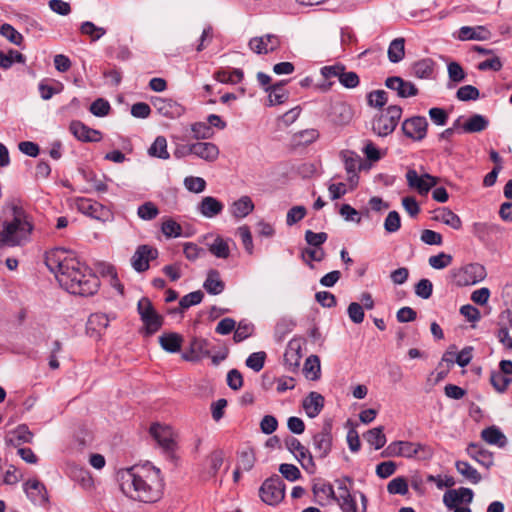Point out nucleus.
I'll return each instance as SVG.
<instances>
[{
    "label": "nucleus",
    "instance_id": "obj_1",
    "mask_svg": "<svg viewBox=\"0 0 512 512\" xmlns=\"http://www.w3.org/2000/svg\"><path fill=\"white\" fill-rule=\"evenodd\" d=\"M117 479L125 495L145 503L157 501L164 487L160 469L150 462L119 470Z\"/></svg>",
    "mask_w": 512,
    "mask_h": 512
},
{
    "label": "nucleus",
    "instance_id": "obj_2",
    "mask_svg": "<svg viewBox=\"0 0 512 512\" xmlns=\"http://www.w3.org/2000/svg\"><path fill=\"white\" fill-rule=\"evenodd\" d=\"M44 263L69 293L90 296L98 291V276L79 258H44Z\"/></svg>",
    "mask_w": 512,
    "mask_h": 512
},
{
    "label": "nucleus",
    "instance_id": "obj_3",
    "mask_svg": "<svg viewBox=\"0 0 512 512\" xmlns=\"http://www.w3.org/2000/svg\"><path fill=\"white\" fill-rule=\"evenodd\" d=\"M10 221L3 222V229L0 230V248L23 245L28 241L33 225L27 220L25 210L16 204L10 206Z\"/></svg>",
    "mask_w": 512,
    "mask_h": 512
},
{
    "label": "nucleus",
    "instance_id": "obj_4",
    "mask_svg": "<svg viewBox=\"0 0 512 512\" xmlns=\"http://www.w3.org/2000/svg\"><path fill=\"white\" fill-rule=\"evenodd\" d=\"M402 108L399 105H390L376 114L372 120V130L380 137L388 136L396 129L402 116Z\"/></svg>",
    "mask_w": 512,
    "mask_h": 512
},
{
    "label": "nucleus",
    "instance_id": "obj_5",
    "mask_svg": "<svg viewBox=\"0 0 512 512\" xmlns=\"http://www.w3.org/2000/svg\"><path fill=\"white\" fill-rule=\"evenodd\" d=\"M137 311L143 322L145 335L155 334L163 325V317L157 313L152 302L147 297H142L137 304Z\"/></svg>",
    "mask_w": 512,
    "mask_h": 512
},
{
    "label": "nucleus",
    "instance_id": "obj_6",
    "mask_svg": "<svg viewBox=\"0 0 512 512\" xmlns=\"http://www.w3.org/2000/svg\"><path fill=\"white\" fill-rule=\"evenodd\" d=\"M261 500L271 506L279 504L285 497V484L279 475L266 479L259 489Z\"/></svg>",
    "mask_w": 512,
    "mask_h": 512
},
{
    "label": "nucleus",
    "instance_id": "obj_7",
    "mask_svg": "<svg viewBox=\"0 0 512 512\" xmlns=\"http://www.w3.org/2000/svg\"><path fill=\"white\" fill-rule=\"evenodd\" d=\"M486 276V270L479 263H470L462 266L453 273L454 280L458 286H468L482 281Z\"/></svg>",
    "mask_w": 512,
    "mask_h": 512
},
{
    "label": "nucleus",
    "instance_id": "obj_8",
    "mask_svg": "<svg viewBox=\"0 0 512 512\" xmlns=\"http://www.w3.org/2000/svg\"><path fill=\"white\" fill-rule=\"evenodd\" d=\"M151 436L157 441L163 451L171 458L174 457L177 443L170 426L154 423L150 427Z\"/></svg>",
    "mask_w": 512,
    "mask_h": 512
},
{
    "label": "nucleus",
    "instance_id": "obj_9",
    "mask_svg": "<svg viewBox=\"0 0 512 512\" xmlns=\"http://www.w3.org/2000/svg\"><path fill=\"white\" fill-rule=\"evenodd\" d=\"M402 132L413 141H421L427 135L428 122L424 116H413L402 123Z\"/></svg>",
    "mask_w": 512,
    "mask_h": 512
},
{
    "label": "nucleus",
    "instance_id": "obj_10",
    "mask_svg": "<svg viewBox=\"0 0 512 512\" xmlns=\"http://www.w3.org/2000/svg\"><path fill=\"white\" fill-rule=\"evenodd\" d=\"M332 443V422L327 420L324 422L321 431L313 436V445L317 456L322 459L327 457L331 452Z\"/></svg>",
    "mask_w": 512,
    "mask_h": 512
},
{
    "label": "nucleus",
    "instance_id": "obj_11",
    "mask_svg": "<svg viewBox=\"0 0 512 512\" xmlns=\"http://www.w3.org/2000/svg\"><path fill=\"white\" fill-rule=\"evenodd\" d=\"M407 184L411 189L417 190L421 195L427 194L437 184V178L425 173L419 176L415 169H408L406 172Z\"/></svg>",
    "mask_w": 512,
    "mask_h": 512
},
{
    "label": "nucleus",
    "instance_id": "obj_12",
    "mask_svg": "<svg viewBox=\"0 0 512 512\" xmlns=\"http://www.w3.org/2000/svg\"><path fill=\"white\" fill-rule=\"evenodd\" d=\"M151 103L160 115L169 119L179 118L185 112V108L171 98L152 97Z\"/></svg>",
    "mask_w": 512,
    "mask_h": 512
},
{
    "label": "nucleus",
    "instance_id": "obj_13",
    "mask_svg": "<svg viewBox=\"0 0 512 512\" xmlns=\"http://www.w3.org/2000/svg\"><path fill=\"white\" fill-rule=\"evenodd\" d=\"M473 497L474 493L470 488L449 489L443 495V503L449 510H452L461 506V504H470Z\"/></svg>",
    "mask_w": 512,
    "mask_h": 512
},
{
    "label": "nucleus",
    "instance_id": "obj_14",
    "mask_svg": "<svg viewBox=\"0 0 512 512\" xmlns=\"http://www.w3.org/2000/svg\"><path fill=\"white\" fill-rule=\"evenodd\" d=\"M385 86L390 90L396 91L397 96L400 98L414 97L419 93L418 88L412 82L405 81L399 76L386 78Z\"/></svg>",
    "mask_w": 512,
    "mask_h": 512
},
{
    "label": "nucleus",
    "instance_id": "obj_15",
    "mask_svg": "<svg viewBox=\"0 0 512 512\" xmlns=\"http://www.w3.org/2000/svg\"><path fill=\"white\" fill-rule=\"evenodd\" d=\"M285 445L301 461L304 469L308 470L309 467H315L311 453L297 438L288 436L285 439Z\"/></svg>",
    "mask_w": 512,
    "mask_h": 512
},
{
    "label": "nucleus",
    "instance_id": "obj_16",
    "mask_svg": "<svg viewBox=\"0 0 512 512\" xmlns=\"http://www.w3.org/2000/svg\"><path fill=\"white\" fill-rule=\"evenodd\" d=\"M69 131L82 142H99L102 139L99 130L90 128L79 120H73L70 123Z\"/></svg>",
    "mask_w": 512,
    "mask_h": 512
},
{
    "label": "nucleus",
    "instance_id": "obj_17",
    "mask_svg": "<svg viewBox=\"0 0 512 512\" xmlns=\"http://www.w3.org/2000/svg\"><path fill=\"white\" fill-rule=\"evenodd\" d=\"M400 450L401 457L406 458L418 457L419 459L426 460L430 459L433 455L431 447L409 441H400Z\"/></svg>",
    "mask_w": 512,
    "mask_h": 512
},
{
    "label": "nucleus",
    "instance_id": "obj_18",
    "mask_svg": "<svg viewBox=\"0 0 512 512\" xmlns=\"http://www.w3.org/2000/svg\"><path fill=\"white\" fill-rule=\"evenodd\" d=\"M24 491L27 497L35 504L45 505L48 503V494L45 485L37 479L28 480L24 483Z\"/></svg>",
    "mask_w": 512,
    "mask_h": 512
},
{
    "label": "nucleus",
    "instance_id": "obj_19",
    "mask_svg": "<svg viewBox=\"0 0 512 512\" xmlns=\"http://www.w3.org/2000/svg\"><path fill=\"white\" fill-rule=\"evenodd\" d=\"M209 341L204 338L193 337L190 340L189 351L183 354V358L187 361H199L210 355Z\"/></svg>",
    "mask_w": 512,
    "mask_h": 512
},
{
    "label": "nucleus",
    "instance_id": "obj_20",
    "mask_svg": "<svg viewBox=\"0 0 512 512\" xmlns=\"http://www.w3.org/2000/svg\"><path fill=\"white\" fill-rule=\"evenodd\" d=\"M189 152H192L193 155L208 161L213 162L219 156L218 147L211 142H196L190 144V148H188Z\"/></svg>",
    "mask_w": 512,
    "mask_h": 512
},
{
    "label": "nucleus",
    "instance_id": "obj_21",
    "mask_svg": "<svg viewBox=\"0 0 512 512\" xmlns=\"http://www.w3.org/2000/svg\"><path fill=\"white\" fill-rule=\"evenodd\" d=\"M312 491L315 502L320 506H325L330 500L339 502L338 496H336L332 485L329 483L323 481L314 483Z\"/></svg>",
    "mask_w": 512,
    "mask_h": 512
},
{
    "label": "nucleus",
    "instance_id": "obj_22",
    "mask_svg": "<svg viewBox=\"0 0 512 512\" xmlns=\"http://www.w3.org/2000/svg\"><path fill=\"white\" fill-rule=\"evenodd\" d=\"M224 209V205L217 198L205 196L198 204V211L206 218H213L220 214Z\"/></svg>",
    "mask_w": 512,
    "mask_h": 512
},
{
    "label": "nucleus",
    "instance_id": "obj_23",
    "mask_svg": "<svg viewBox=\"0 0 512 512\" xmlns=\"http://www.w3.org/2000/svg\"><path fill=\"white\" fill-rule=\"evenodd\" d=\"M467 454L486 468L493 465V454L479 444L470 443L466 449Z\"/></svg>",
    "mask_w": 512,
    "mask_h": 512
},
{
    "label": "nucleus",
    "instance_id": "obj_24",
    "mask_svg": "<svg viewBox=\"0 0 512 512\" xmlns=\"http://www.w3.org/2000/svg\"><path fill=\"white\" fill-rule=\"evenodd\" d=\"M491 32L485 26H463L459 30V38L461 40H477L485 41L490 39Z\"/></svg>",
    "mask_w": 512,
    "mask_h": 512
},
{
    "label": "nucleus",
    "instance_id": "obj_25",
    "mask_svg": "<svg viewBox=\"0 0 512 512\" xmlns=\"http://www.w3.org/2000/svg\"><path fill=\"white\" fill-rule=\"evenodd\" d=\"M324 397L318 392H310L303 401V408L310 418H314L324 407Z\"/></svg>",
    "mask_w": 512,
    "mask_h": 512
},
{
    "label": "nucleus",
    "instance_id": "obj_26",
    "mask_svg": "<svg viewBox=\"0 0 512 512\" xmlns=\"http://www.w3.org/2000/svg\"><path fill=\"white\" fill-rule=\"evenodd\" d=\"M435 62L431 58H423L411 66V75L419 79H429L434 73Z\"/></svg>",
    "mask_w": 512,
    "mask_h": 512
},
{
    "label": "nucleus",
    "instance_id": "obj_27",
    "mask_svg": "<svg viewBox=\"0 0 512 512\" xmlns=\"http://www.w3.org/2000/svg\"><path fill=\"white\" fill-rule=\"evenodd\" d=\"M161 347L169 353H177L181 350L183 337L176 332H166L159 337Z\"/></svg>",
    "mask_w": 512,
    "mask_h": 512
},
{
    "label": "nucleus",
    "instance_id": "obj_28",
    "mask_svg": "<svg viewBox=\"0 0 512 512\" xmlns=\"http://www.w3.org/2000/svg\"><path fill=\"white\" fill-rule=\"evenodd\" d=\"M433 220L442 222L456 230L460 229L462 226L460 217L446 207L435 210Z\"/></svg>",
    "mask_w": 512,
    "mask_h": 512
},
{
    "label": "nucleus",
    "instance_id": "obj_29",
    "mask_svg": "<svg viewBox=\"0 0 512 512\" xmlns=\"http://www.w3.org/2000/svg\"><path fill=\"white\" fill-rule=\"evenodd\" d=\"M254 209V203L249 196H242L231 205V214L236 218H244Z\"/></svg>",
    "mask_w": 512,
    "mask_h": 512
},
{
    "label": "nucleus",
    "instance_id": "obj_30",
    "mask_svg": "<svg viewBox=\"0 0 512 512\" xmlns=\"http://www.w3.org/2000/svg\"><path fill=\"white\" fill-rule=\"evenodd\" d=\"M481 438L488 444L504 447L507 443L506 436L496 426H490L482 430Z\"/></svg>",
    "mask_w": 512,
    "mask_h": 512
},
{
    "label": "nucleus",
    "instance_id": "obj_31",
    "mask_svg": "<svg viewBox=\"0 0 512 512\" xmlns=\"http://www.w3.org/2000/svg\"><path fill=\"white\" fill-rule=\"evenodd\" d=\"M224 463V452L220 449L212 451L206 458V473L215 477Z\"/></svg>",
    "mask_w": 512,
    "mask_h": 512
},
{
    "label": "nucleus",
    "instance_id": "obj_32",
    "mask_svg": "<svg viewBox=\"0 0 512 512\" xmlns=\"http://www.w3.org/2000/svg\"><path fill=\"white\" fill-rule=\"evenodd\" d=\"M489 125V120L480 114H473L463 125L465 133H478L485 130Z\"/></svg>",
    "mask_w": 512,
    "mask_h": 512
},
{
    "label": "nucleus",
    "instance_id": "obj_33",
    "mask_svg": "<svg viewBox=\"0 0 512 512\" xmlns=\"http://www.w3.org/2000/svg\"><path fill=\"white\" fill-rule=\"evenodd\" d=\"M303 374L309 380L316 381L321 376L320 358L317 355H310L304 364Z\"/></svg>",
    "mask_w": 512,
    "mask_h": 512
},
{
    "label": "nucleus",
    "instance_id": "obj_34",
    "mask_svg": "<svg viewBox=\"0 0 512 512\" xmlns=\"http://www.w3.org/2000/svg\"><path fill=\"white\" fill-rule=\"evenodd\" d=\"M203 286L209 294L217 295L224 290L225 284L217 270H210Z\"/></svg>",
    "mask_w": 512,
    "mask_h": 512
},
{
    "label": "nucleus",
    "instance_id": "obj_35",
    "mask_svg": "<svg viewBox=\"0 0 512 512\" xmlns=\"http://www.w3.org/2000/svg\"><path fill=\"white\" fill-rule=\"evenodd\" d=\"M78 210L92 218L100 219V213L103 211V206L98 202H93L87 198H81L77 202Z\"/></svg>",
    "mask_w": 512,
    "mask_h": 512
},
{
    "label": "nucleus",
    "instance_id": "obj_36",
    "mask_svg": "<svg viewBox=\"0 0 512 512\" xmlns=\"http://www.w3.org/2000/svg\"><path fill=\"white\" fill-rule=\"evenodd\" d=\"M148 154L151 157L167 160L170 154L167 150V140L164 136H157L154 142L148 149Z\"/></svg>",
    "mask_w": 512,
    "mask_h": 512
},
{
    "label": "nucleus",
    "instance_id": "obj_37",
    "mask_svg": "<svg viewBox=\"0 0 512 512\" xmlns=\"http://www.w3.org/2000/svg\"><path fill=\"white\" fill-rule=\"evenodd\" d=\"M33 438V433L26 425H19L9 437L8 441L15 447L23 443H30Z\"/></svg>",
    "mask_w": 512,
    "mask_h": 512
},
{
    "label": "nucleus",
    "instance_id": "obj_38",
    "mask_svg": "<svg viewBox=\"0 0 512 512\" xmlns=\"http://www.w3.org/2000/svg\"><path fill=\"white\" fill-rule=\"evenodd\" d=\"M405 56V39H394L388 47V59L392 63L400 62Z\"/></svg>",
    "mask_w": 512,
    "mask_h": 512
},
{
    "label": "nucleus",
    "instance_id": "obj_39",
    "mask_svg": "<svg viewBox=\"0 0 512 512\" xmlns=\"http://www.w3.org/2000/svg\"><path fill=\"white\" fill-rule=\"evenodd\" d=\"M301 345L298 340H291L288 344V348L284 354V359L286 364H288L291 367H298L299 361L301 359Z\"/></svg>",
    "mask_w": 512,
    "mask_h": 512
},
{
    "label": "nucleus",
    "instance_id": "obj_40",
    "mask_svg": "<svg viewBox=\"0 0 512 512\" xmlns=\"http://www.w3.org/2000/svg\"><path fill=\"white\" fill-rule=\"evenodd\" d=\"M456 470L473 484L481 481V474L466 461H456Z\"/></svg>",
    "mask_w": 512,
    "mask_h": 512
},
{
    "label": "nucleus",
    "instance_id": "obj_41",
    "mask_svg": "<svg viewBox=\"0 0 512 512\" xmlns=\"http://www.w3.org/2000/svg\"><path fill=\"white\" fill-rule=\"evenodd\" d=\"M365 440L372 446H374L375 449H381L386 444V436L384 434V427L379 426L373 429H370L367 431L366 434H364Z\"/></svg>",
    "mask_w": 512,
    "mask_h": 512
},
{
    "label": "nucleus",
    "instance_id": "obj_42",
    "mask_svg": "<svg viewBox=\"0 0 512 512\" xmlns=\"http://www.w3.org/2000/svg\"><path fill=\"white\" fill-rule=\"evenodd\" d=\"M229 242L234 244V242L231 239H224L220 236H217L216 238H214L212 243L208 244L210 253L213 254L214 256H229Z\"/></svg>",
    "mask_w": 512,
    "mask_h": 512
},
{
    "label": "nucleus",
    "instance_id": "obj_43",
    "mask_svg": "<svg viewBox=\"0 0 512 512\" xmlns=\"http://www.w3.org/2000/svg\"><path fill=\"white\" fill-rule=\"evenodd\" d=\"M511 379L507 377L504 373L499 371H492L490 374V383L493 388L499 392L503 393L507 390L508 386L511 383Z\"/></svg>",
    "mask_w": 512,
    "mask_h": 512
},
{
    "label": "nucleus",
    "instance_id": "obj_44",
    "mask_svg": "<svg viewBox=\"0 0 512 512\" xmlns=\"http://www.w3.org/2000/svg\"><path fill=\"white\" fill-rule=\"evenodd\" d=\"M80 32L83 35H88L91 38V41L99 40L103 35L106 34V29L103 27L96 26L91 21H85L80 26Z\"/></svg>",
    "mask_w": 512,
    "mask_h": 512
},
{
    "label": "nucleus",
    "instance_id": "obj_45",
    "mask_svg": "<svg viewBox=\"0 0 512 512\" xmlns=\"http://www.w3.org/2000/svg\"><path fill=\"white\" fill-rule=\"evenodd\" d=\"M0 35L14 45L21 46L24 38L12 25L4 23L0 26Z\"/></svg>",
    "mask_w": 512,
    "mask_h": 512
},
{
    "label": "nucleus",
    "instance_id": "obj_46",
    "mask_svg": "<svg viewBox=\"0 0 512 512\" xmlns=\"http://www.w3.org/2000/svg\"><path fill=\"white\" fill-rule=\"evenodd\" d=\"M368 105L371 107L382 108L388 102V93L385 90H374L367 95Z\"/></svg>",
    "mask_w": 512,
    "mask_h": 512
},
{
    "label": "nucleus",
    "instance_id": "obj_47",
    "mask_svg": "<svg viewBox=\"0 0 512 512\" xmlns=\"http://www.w3.org/2000/svg\"><path fill=\"white\" fill-rule=\"evenodd\" d=\"M236 234L240 237L245 252L251 255L254 251V246L250 228L247 225H242L237 229Z\"/></svg>",
    "mask_w": 512,
    "mask_h": 512
},
{
    "label": "nucleus",
    "instance_id": "obj_48",
    "mask_svg": "<svg viewBox=\"0 0 512 512\" xmlns=\"http://www.w3.org/2000/svg\"><path fill=\"white\" fill-rule=\"evenodd\" d=\"M89 110L96 117H105L109 114L111 105L106 99L97 98L92 102Z\"/></svg>",
    "mask_w": 512,
    "mask_h": 512
},
{
    "label": "nucleus",
    "instance_id": "obj_49",
    "mask_svg": "<svg viewBox=\"0 0 512 512\" xmlns=\"http://www.w3.org/2000/svg\"><path fill=\"white\" fill-rule=\"evenodd\" d=\"M456 97L460 101H475L480 97V92L473 85H464L457 90Z\"/></svg>",
    "mask_w": 512,
    "mask_h": 512
},
{
    "label": "nucleus",
    "instance_id": "obj_50",
    "mask_svg": "<svg viewBox=\"0 0 512 512\" xmlns=\"http://www.w3.org/2000/svg\"><path fill=\"white\" fill-rule=\"evenodd\" d=\"M158 214V207L150 201L140 205L137 209V215L143 220H153Z\"/></svg>",
    "mask_w": 512,
    "mask_h": 512
},
{
    "label": "nucleus",
    "instance_id": "obj_51",
    "mask_svg": "<svg viewBox=\"0 0 512 512\" xmlns=\"http://www.w3.org/2000/svg\"><path fill=\"white\" fill-rule=\"evenodd\" d=\"M254 326L251 323L240 321L233 336V340L239 343L252 335Z\"/></svg>",
    "mask_w": 512,
    "mask_h": 512
},
{
    "label": "nucleus",
    "instance_id": "obj_52",
    "mask_svg": "<svg viewBox=\"0 0 512 512\" xmlns=\"http://www.w3.org/2000/svg\"><path fill=\"white\" fill-rule=\"evenodd\" d=\"M161 230L168 237H179L182 234V227L175 220L169 218L162 223Z\"/></svg>",
    "mask_w": 512,
    "mask_h": 512
},
{
    "label": "nucleus",
    "instance_id": "obj_53",
    "mask_svg": "<svg viewBox=\"0 0 512 512\" xmlns=\"http://www.w3.org/2000/svg\"><path fill=\"white\" fill-rule=\"evenodd\" d=\"M266 357L267 355L263 351L254 352L248 356L246 365L255 372H259L264 367Z\"/></svg>",
    "mask_w": 512,
    "mask_h": 512
},
{
    "label": "nucleus",
    "instance_id": "obj_54",
    "mask_svg": "<svg viewBox=\"0 0 512 512\" xmlns=\"http://www.w3.org/2000/svg\"><path fill=\"white\" fill-rule=\"evenodd\" d=\"M387 490L390 494L406 495L408 493V483L404 477H397L389 482Z\"/></svg>",
    "mask_w": 512,
    "mask_h": 512
},
{
    "label": "nucleus",
    "instance_id": "obj_55",
    "mask_svg": "<svg viewBox=\"0 0 512 512\" xmlns=\"http://www.w3.org/2000/svg\"><path fill=\"white\" fill-rule=\"evenodd\" d=\"M333 114L339 116V119L333 120L338 125L347 124L352 117L351 109L345 104L335 105L333 107Z\"/></svg>",
    "mask_w": 512,
    "mask_h": 512
},
{
    "label": "nucleus",
    "instance_id": "obj_56",
    "mask_svg": "<svg viewBox=\"0 0 512 512\" xmlns=\"http://www.w3.org/2000/svg\"><path fill=\"white\" fill-rule=\"evenodd\" d=\"M401 227V217L397 211H390L384 221V229L388 233H394Z\"/></svg>",
    "mask_w": 512,
    "mask_h": 512
},
{
    "label": "nucleus",
    "instance_id": "obj_57",
    "mask_svg": "<svg viewBox=\"0 0 512 512\" xmlns=\"http://www.w3.org/2000/svg\"><path fill=\"white\" fill-rule=\"evenodd\" d=\"M203 297V292L201 290H197L183 296L179 302V305L181 309L185 310L193 305L199 304L202 301Z\"/></svg>",
    "mask_w": 512,
    "mask_h": 512
},
{
    "label": "nucleus",
    "instance_id": "obj_58",
    "mask_svg": "<svg viewBox=\"0 0 512 512\" xmlns=\"http://www.w3.org/2000/svg\"><path fill=\"white\" fill-rule=\"evenodd\" d=\"M184 185L190 192L201 193L206 188V181L201 177L189 176L185 178Z\"/></svg>",
    "mask_w": 512,
    "mask_h": 512
},
{
    "label": "nucleus",
    "instance_id": "obj_59",
    "mask_svg": "<svg viewBox=\"0 0 512 512\" xmlns=\"http://www.w3.org/2000/svg\"><path fill=\"white\" fill-rule=\"evenodd\" d=\"M191 130L196 139H208L213 135L212 128L208 123L196 122L192 124Z\"/></svg>",
    "mask_w": 512,
    "mask_h": 512
},
{
    "label": "nucleus",
    "instance_id": "obj_60",
    "mask_svg": "<svg viewBox=\"0 0 512 512\" xmlns=\"http://www.w3.org/2000/svg\"><path fill=\"white\" fill-rule=\"evenodd\" d=\"M298 144L309 145L319 138V132L316 129L302 130L294 135Z\"/></svg>",
    "mask_w": 512,
    "mask_h": 512
},
{
    "label": "nucleus",
    "instance_id": "obj_61",
    "mask_svg": "<svg viewBox=\"0 0 512 512\" xmlns=\"http://www.w3.org/2000/svg\"><path fill=\"white\" fill-rule=\"evenodd\" d=\"M339 214L346 220L359 224L361 222V213L349 204H342Z\"/></svg>",
    "mask_w": 512,
    "mask_h": 512
},
{
    "label": "nucleus",
    "instance_id": "obj_62",
    "mask_svg": "<svg viewBox=\"0 0 512 512\" xmlns=\"http://www.w3.org/2000/svg\"><path fill=\"white\" fill-rule=\"evenodd\" d=\"M339 82L345 88L352 89L359 85L360 79L356 72L349 71L346 69L341 73Z\"/></svg>",
    "mask_w": 512,
    "mask_h": 512
},
{
    "label": "nucleus",
    "instance_id": "obj_63",
    "mask_svg": "<svg viewBox=\"0 0 512 512\" xmlns=\"http://www.w3.org/2000/svg\"><path fill=\"white\" fill-rule=\"evenodd\" d=\"M447 68H448L449 79L452 82L459 83L465 79L466 73L459 63L451 62L448 64Z\"/></svg>",
    "mask_w": 512,
    "mask_h": 512
},
{
    "label": "nucleus",
    "instance_id": "obj_64",
    "mask_svg": "<svg viewBox=\"0 0 512 512\" xmlns=\"http://www.w3.org/2000/svg\"><path fill=\"white\" fill-rule=\"evenodd\" d=\"M337 502L342 512H357V504L354 497L350 494H340Z\"/></svg>",
    "mask_w": 512,
    "mask_h": 512
}]
</instances>
